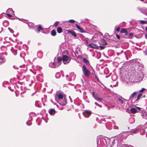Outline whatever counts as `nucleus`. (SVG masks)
I'll return each mask as SVG.
<instances>
[{
  "mask_svg": "<svg viewBox=\"0 0 147 147\" xmlns=\"http://www.w3.org/2000/svg\"><path fill=\"white\" fill-rule=\"evenodd\" d=\"M142 74H141V76H139V78H138V80L136 81V82H137L138 81H140L142 80Z\"/></svg>",
  "mask_w": 147,
  "mask_h": 147,
  "instance_id": "obj_25",
  "label": "nucleus"
},
{
  "mask_svg": "<svg viewBox=\"0 0 147 147\" xmlns=\"http://www.w3.org/2000/svg\"><path fill=\"white\" fill-rule=\"evenodd\" d=\"M59 23V22L58 21L56 22L54 24V26H55V27H57Z\"/></svg>",
  "mask_w": 147,
  "mask_h": 147,
  "instance_id": "obj_31",
  "label": "nucleus"
},
{
  "mask_svg": "<svg viewBox=\"0 0 147 147\" xmlns=\"http://www.w3.org/2000/svg\"><path fill=\"white\" fill-rule=\"evenodd\" d=\"M140 1H144L145 2V3H147V0H140Z\"/></svg>",
  "mask_w": 147,
  "mask_h": 147,
  "instance_id": "obj_46",
  "label": "nucleus"
},
{
  "mask_svg": "<svg viewBox=\"0 0 147 147\" xmlns=\"http://www.w3.org/2000/svg\"><path fill=\"white\" fill-rule=\"evenodd\" d=\"M118 100L119 102L122 104H125L127 101V100L126 99H124L123 98H119L118 99Z\"/></svg>",
  "mask_w": 147,
  "mask_h": 147,
  "instance_id": "obj_7",
  "label": "nucleus"
},
{
  "mask_svg": "<svg viewBox=\"0 0 147 147\" xmlns=\"http://www.w3.org/2000/svg\"><path fill=\"white\" fill-rule=\"evenodd\" d=\"M140 127L141 126H140V125H139L135 129L131 131H130L131 134H133L136 133V131H139V129L140 128Z\"/></svg>",
  "mask_w": 147,
  "mask_h": 147,
  "instance_id": "obj_9",
  "label": "nucleus"
},
{
  "mask_svg": "<svg viewBox=\"0 0 147 147\" xmlns=\"http://www.w3.org/2000/svg\"><path fill=\"white\" fill-rule=\"evenodd\" d=\"M125 35H127V31L126 32H125Z\"/></svg>",
  "mask_w": 147,
  "mask_h": 147,
  "instance_id": "obj_49",
  "label": "nucleus"
},
{
  "mask_svg": "<svg viewBox=\"0 0 147 147\" xmlns=\"http://www.w3.org/2000/svg\"><path fill=\"white\" fill-rule=\"evenodd\" d=\"M114 128L115 129H118L119 128V127L118 126H116V125H114Z\"/></svg>",
  "mask_w": 147,
  "mask_h": 147,
  "instance_id": "obj_40",
  "label": "nucleus"
},
{
  "mask_svg": "<svg viewBox=\"0 0 147 147\" xmlns=\"http://www.w3.org/2000/svg\"><path fill=\"white\" fill-rule=\"evenodd\" d=\"M94 94H95L94 92H92V96H93V98H94V99L95 97H96L97 96H96L95 95H94Z\"/></svg>",
  "mask_w": 147,
  "mask_h": 147,
  "instance_id": "obj_38",
  "label": "nucleus"
},
{
  "mask_svg": "<svg viewBox=\"0 0 147 147\" xmlns=\"http://www.w3.org/2000/svg\"><path fill=\"white\" fill-rule=\"evenodd\" d=\"M137 108L139 110H140V107H137Z\"/></svg>",
  "mask_w": 147,
  "mask_h": 147,
  "instance_id": "obj_54",
  "label": "nucleus"
},
{
  "mask_svg": "<svg viewBox=\"0 0 147 147\" xmlns=\"http://www.w3.org/2000/svg\"><path fill=\"white\" fill-rule=\"evenodd\" d=\"M57 31L58 33H61L62 32V30L61 28L58 27L57 28Z\"/></svg>",
  "mask_w": 147,
  "mask_h": 147,
  "instance_id": "obj_21",
  "label": "nucleus"
},
{
  "mask_svg": "<svg viewBox=\"0 0 147 147\" xmlns=\"http://www.w3.org/2000/svg\"><path fill=\"white\" fill-rule=\"evenodd\" d=\"M10 11L13 12V13L14 12V11H13L12 9L11 8H9L7 11V12H10Z\"/></svg>",
  "mask_w": 147,
  "mask_h": 147,
  "instance_id": "obj_29",
  "label": "nucleus"
},
{
  "mask_svg": "<svg viewBox=\"0 0 147 147\" xmlns=\"http://www.w3.org/2000/svg\"><path fill=\"white\" fill-rule=\"evenodd\" d=\"M68 33H70L74 36L76 37V35L75 32L74 31H71L70 30H68L67 31Z\"/></svg>",
  "mask_w": 147,
  "mask_h": 147,
  "instance_id": "obj_16",
  "label": "nucleus"
},
{
  "mask_svg": "<svg viewBox=\"0 0 147 147\" xmlns=\"http://www.w3.org/2000/svg\"><path fill=\"white\" fill-rule=\"evenodd\" d=\"M98 106L99 107H102V106L101 105H100V104H98Z\"/></svg>",
  "mask_w": 147,
  "mask_h": 147,
  "instance_id": "obj_48",
  "label": "nucleus"
},
{
  "mask_svg": "<svg viewBox=\"0 0 147 147\" xmlns=\"http://www.w3.org/2000/svg\"><path fill=\"white\" fill-rule=\"evenodd\" d=\"M62 60V58L61 57H58L57 59V62L56 63L57 64V66H59L61 64L60 62Z\"/></svg>",
  "mask_w": 147,
  "mask_h": 147,
  "instance_id": "obj_11",
  "label": "nucleus"
},
{
  "mask_svg": "<svg viewBox=\"0 0 147 147\" xmlns=\"http://www.w3.org/2000/svg\"><path fill=\"white\" fill-rule=\"evenodd\" d=\"M26 124H27L28 125H31V123H30V124H28V122H27L26 123Z\"/></svg>",
  "mask_w": 147,
  "mask_h": 147,
  "instance_id": "obj_50",
  "label": "nucleus"
},
{
  "mask_svg": "<svg viewBox=\"0 0 147 147\" xmlns=\"http://www.w3.org/2000/svg\"><path fill=\"white\" fill-rule=\"evenodd\" d=\"M138 92H134L132 93L129 96V99L128 101H130L132 103L135 102V101H136V97H135V96L136 95Z\"/></svg>",
  "mask_w": 147,
  "mask_h": 147,
  "instance_id": "obj_1",
  "label": "nucleus"
},
{
  "mask_svg": "<svg viewBox=\"0 0 147 147\" xmlns=\"http://www.w3.org/2000/svg\"><path fill=\"white\" fill-rule=\"evenodd\" d=\"M76 28L77 29H78L79 30L80 29L81 27L80 26H79L78 24H76Z\"/></svg>",
  "mask_w": 147,
  "mask_h": 147,
  "instance_id": "obj_35",
  "label": "nucleus"
},
{
  "mask_svg": "<svg viewBox=\"0 0 147 147\" xmlns=\"http://www.w3.org/2000/svg\"><path fill=\"white\" fill-rule=\"evenodd\" d=\"M131 120L133 121L131 123H133L134 122V118H130V120Z\"/></svg>",
  "mask_w": 147,
  "mask_h": 147,
  "instance_id": "obj_39",
  "label": "nucleus"
},
{
  "mask_svg": "<svg viewBox=\"0 0 147 147\" xmlns=\"http://www.w3.org/2000/svg\"><path fill=\"white\" fill-rule=\"evenodd\" d=\"M145 29L146 30V31L147 32V26L145 28Z\"/></svg>",
  "mask_w": 147,
  "mask_h": 147,
  "instance_id": "obj_53",
  "label": "nucleus"
},
{
  "mask_svg": "<svg viewBox=\"0 0 147 147\" xmlns=\"http://www.w3.org/2000/svg\"><path fill=\"white\" fill-rule=\"evenodd\" d=\"M33 94H32V96H33Z\"/></svg>",
  "mask_w": 147,
  "mask_h": 147,
  "instance_id": "obj_59",
  "label": "nucleus"
},
{
  "mask_svg": "<svg viewBox=\"0 0 147 147\" xmlns=\"http://www.w3.org/2000/svg\"><path fill=\"white\" fill-rule=\"evenodd\" d=\"M88 46L91 48H94L96 49H97L98 48V47L95 44H94L93 43L88 45Z\"/></svg>",
  "mask_w": 147,
  "mask_h": 147,
  "instance_id": "obj_8",
  "label": "nucleus"
},
{
  "mask_svg": "<svg viewBox=\"0 0 147 147\" xmlns=\"http://www.w3.org/2000/svg\"><path fill=\"white\" fill-rule=\"evenodd\" d=\"M62 61L64 64H67L71 60L70 58L67 56L64 55L62 57Z\"/></svg>",
  "mask_w": 147,
  "mask_h": 147,
  "instance_id": "obj_3",
  "label": "nucleus"
},
{
  "mask_svg": "<svg viewBox=\"0 0 147 147\" xmlns=\"http://www.w3.org/2000/svg\"><path fill=\"white\" fill-rule=\"evenodd\" d=\"M147 23V21L141 20L140 22L141 24H144Z\"/></svg>",
  "mask_w": 147,
  "mask_h": 147,
  "instance_id": "obj_26",
  "label": "nucleus"
},
{
  "mask_svg": "<svg viewBox=\"0 0 147 147\" xmlns=\"http://www.w3.org/2000/svg\"><path fill=\"white\" fill-rule=\"evenodd\" d=\"M70 81H71V79H70Z\"/></svg>",
  "mask_w": 147,
  "mask_h": 147,
  "instance_id": "obj_58",
  "label": "nucleus"
},
{
  "mask_svg": "<svg viewBox=\"0 0 147 147\" xmlns=\"http://www.w3.org/2000/svg\"><path fill=\"white\" fill-rule=\"evenodd\" d=\"M127 31V30L124 28H122L121 30V32L122 33H125Z\"/></svg>",
  "mask_w": 147,
  "mask_h": 147,
  "instance_id": "obj_24",
  "label": "nucleus"
},
{
  "mask_svg": "<svg viewBox=\"0 0 147 147\" xmlns=\"http://www.w3.org/2000/svg\"><path fill=\"white\" fill-rule=\"evenodd\" d=\"M141 115L142 117L143 118L147 119V115H146V114H143V113H142L141 114Z\"/></svg>",
  "mask_w": 147,
  "mask_h": 147,
  "instance_id": "obj_20",
  "label": "nucleus"
},
{
  "mask_svg": "<svg viewBox=\"0 0 147 147\" xmlns=\"http://www.w3.org/2000/svg\"><path fill=\"white\" fill-rule=\"evenodd\" d=\"M25 77L26 76L25 75H23L21 76L20 78L22 79H24Z\"/></svg>",
  "mask_w": 147,
  "mask_h": 147,
  "instance_id": "obj_37",
  "label": "nucleus"
},
{
  "mask_svg": "<svg viewBox=\"0 0 147 147\" xmlns=\"http://www.w3.org/2000/svg\"><path fill=\"white\" fill-rule=\"evenodd\" d=\"M113 78H115V79L114 80H116L117 78V76L116 75H113L112 76V78L113 80H114L113 79Z\"/></svg>",
  "mask_w": 147,
  "mask_h": 147,
  "instance_id": "obj_32",
  "label": "nucleus"
},
{
  "mask_svg": "<svg viewBox=\"0 0 147 147\" xmlns=\"http://www.w3.org/2000/svg\"><path fill=\"white\" fill-rule=\"evenodd\" d=\"M91 113L92 112L91 111L89 110H86L83 112V114L85 117L88 118L90 115Z\"/></svg>",
  "mask_w": 147,
  "mask_h": 147,
  "instance_id": "obj_5",
  "label": "nucleus"
},
{
  "mask_svg": "<svg viewBox=\"0 0 147 147\" xmlns=\"http://www.w3.org/2000/svg\"><path fill=\"white\" fill-rule=\"evenodd\" d=\"M68 22L70 23H74L75 22V20H70L68 21Z\"/></svg>",
  "mask_w": 147,
  "mask_h": 147,
  "instance_id": "obj_30",
  "label": "nucleus"
},
{
  "mask_svg": "<svg viewBox=\"0 0 147 147\" xmlns=\"http://www.w3.org/2000/svg\"><path fill=\"white\" fill-rule=\"evenodd\" d=\"M51 34L53 36H55L56 35V32L55 30H52L51 33Z\"/></svg>",
  "mask_w": 147,
  "mask_h": 147,
  "instance_id": "obj_23",
  "label": "nucleus"
},
{
  "mask_svg": "<svg viewBox=\"0 0 147 147\" xmlns=\"http://www.w3.org/2000/svg\"><path fill=\"white\" fill-rule=\"evenodd\" d=\"M133 35V34L132 33H130L129 34V36H128V37H130V36H132Z\"/></svg>",
  "mask_w": 147,
  "mask_h": 147,
  "instance_id": "obj_41",
  "label": "nucleus"
},
{
  "mask_svg": "<svg viewBox=\"0 0 147 147\" xmlns=\"http://www.w3.org/2000/svg\"><path fill=\"white\" fill-rule=\"evenodd\" d=\"M116 37L118 39H119L120 38V36H119V35H117V34H116Z\"/></svg>",
  "mask_w": 147,
  "mask_h": 147,
  "instance_id": "obj_43",
  "label": "nucleus"
},
{
  "mask_svg": "<svg viewBox=\"0 0 147 147\" xmlns=\"http://www.w3.org/2000/svg\"><path fill=\"white\" fill-rule=\"evenodd\" d=\"M49 65L50 67L52 68H56L58 67L57 66V64L55 63V62L50 63Z\"/></svg>",
  "mask_w": 147,
  "mask_h": 147,
  "instance_id": "obj_10",
  "label": "nucleus"
},
{
  "mask_svg": "<svg viewBox=\"0 0 147 147\" xmlns=\"http://www.w3.org/2000/svg\"><path fill=\"white\" fill-rule=\"evenodd\" d=\"M79 30H80V32L82 33H84L85 32V31L84 30V29L81 28H80V29H79Z\"/></svg>",
  "mask_w": 147,
  "mask_h": 147,
  "instance_id": "obj_33",
  "label": "nucleus"
},
{
  "mask_svg": "<svg viewBox=\"0 0 147 147\" xmlns=\"http://www.w3.org/2000/svg\"><path fill=\"white\" fill-rule=\"evenodd\" d=\"M105 48V47H104L103 46H100V48L101 49H104Z\"/></svg>",
  "mask_w": 147,
  "mask_h": 147,
  "instance_id": "obj_42",
  "label": "nucleus"
},
{
  "mask_svg": "<svg viewBox=\"0 0 147 147\" xmlns=\"http://www.w3.org/2000/svg\"><path fill=\"white\" fill-rule=\"evenodd\" d=\"M97 106H98V104L97 102H95V103H94Z\"/></svg>",
  "mask_w": 147,
  "mask_h": 147,
  "instance_id": "obj_47",
  "label": "nucleus"
},
{
  "mask_svg": "<svg viewBox=\"0 0 147 147\" xmlns=\"http://www.w3.org/2000/svg\"><path fill=\"white\" fill-rule=\"evenodd\" d=\"M130 111L133 113H135L137 112V110L135 108H131Z\"/></svg>",
  "mask_w": 147,
  "mask_h": 147,
  "instance_id": "obj_18",
  "label": "nucleus"
},
{
  "mask_svg": "<svg viewBox=\"0 0 147 147\" xmlns=\"http://www.w3.org/2000/svg\"><path fill=\"white\" fill-rule=\"evenodd\" d=\"M146 137H147V133H146Z\"/></svg>",
  "mask_w": 147,
  "mask_h": 147,
  "instance_id": "obj_55",
  "label": "nucleus"
},
{
  "mask_svg": "<svg viewBox=\"0 0 147 147\" xmlns=\"http://www.w3.org/2000/svg\"><path fill=\"white\" fill-rule=\"evenodd\" d=\"M94 99L99 102H100L102 104H104V103L105 100L102 98L99 97L97 96L96 97H95Z\"/></svg>",
  "mask_w": 147,
  "mask_h": 147,
  "instance_id": "obj_6",
  "label": "nucleus"
},
{
  "mask_svg": "<svg viewBox=\"0 0 147 147\" xmlns=\"http://www.w3.org/2000/svg\"><path fill=\"white\" fill-rule=\"evenodd\" d=\"M145 90H146V89L145 88H142V89L141 90H139V92H142L143 91H144Z\"/></svg>",
  "mask_w": 147,
  "mask_h": 147,
  "instance_id": "obj_34",
  "label": "nucleus"
},
{
  "mask_svg": "<svg viewBox=\"0 0 147 147\" xmlns=\"http://www.w3.org/2000/svg\"><path fill=\"white\" fill-rule=\"evenodd\" d=\"M83 62L86 63L87 65H89L90 64L88 60L86 58H84L83 59Z\"/></svg>",
  "mask_w": 147,
  "mask_h": 147,
  "instance_id": "obj_15",
  "label": "nucleus"
},
{
  "mask_svg": "<svg viewBox=\"0 0 147 147\" xmlns=\"http://www.w3.org/2000/svg\"><path fill=\"white\" fill-rule=\"evenodd\" d=\"M49 113L51 115H53L55 113V111L53 109H51L49 110Z\"/></svg>",
  "mask_w": 147,
  "mask_h": 147,
  "instance_id": "obj_13",
  "label": "nucleus"
},
{
  "mask_svg": "<svg viewBox=\"0 0 147 147\" xmlns=\"http://www.w3.org/2000/svg\"><path fill=\"white\" fill-rule=\"evenodd\" d=\"M5 58L0 56V63H3L5 62Z\"/></svg>",
  "mask_w": 147,
  "mask_h": 147,
  "instance_id": "obj_17",
  "label": "nucleus"
},
{
  "mask_svg": "<svg viewBox=\"0 0 147 147\" xmlns=\"http://www.w3.org/2000/svg\"><path fill=\"white\" fill-rule=\"evenodd\" d=\"M63 94L60 93L59 91L57 92L55 95V99L57 100V97L58 99L61 100L63 98Z\"/></svg>",
  "mask_w": 147,
  "mask_h": 147,
  "instance_id": "obj_4",
  "label": "nucleus"
},
{
  "mask_svg": "<svg viewBox=\"0 0 147 147\" xmlns=\"http://www.w3.org/2000/svg\"><path fill=\"white\" fill-rule=\"evenodd\" d=\"M7 15L8 17H12V15L9 14L7 13Z\"/></svg>",
  "mask_w": 147,
  "mask_h": 147,
  "instance_id": "obj_44",
  "label": "nucleus"
},
{
  "mask_svg": "<svg viewBox=\"0 0 147 147\" xmlns=\"http://www.w3.org/2000/svg\"><path fill=\"white\" fill-rule=\"evenodd\" d=\"M141 126L139 131H140L141 135H142L144 131V126L142 125H140Z\"/></svg>",
  "mask_w": 147,
  "mask_h": 147,
  "instance_id": "obj_12",
  "label": "nucleus"
},
{
  "mask_svg": "<svg viewBox=\"0 0 147 147\" xmlns=\"http://www.w3.org/2000/svg\"><path fill=\"white\" fill-rule=\"evenodd\" d=\"M109 108H110V107H108V109H109Z\"/></svg>",
  "mask_w": 147,
  "mask_h": 147,
  "instance_id": "obj_56",
  "label": "nucleus"
},
{
  "mask_svg": "<svg viewBox=\"0 0 147 147\" xmlns=\"http://www.w3.org/2000/svg\"><path fill=\"white\" fill-rule=\"evenodd\" d=\"M42 53L41 51H38L37 53V56L39 58H41L42 57Z\"/></svg>",
  "mask_w": 147,
  "mask_h": 147,
  "instance_id": "obj_14",
  "label": "nucleus"
},
{
  "mask_svg": "<svg viewBox=\"0 0 147 147\" xmlns=\"http://www.w3.org/2000/svg\"><path fill=\"white\" fill-rule=\"evenodd\" d=\"M38 30L39 32L40 31V30H43V29L42 28L41 26H39L38 27Z\"/></svg>",
  "mask_w": 147,
  "mask_h": 147,
  "instance_id": "obj_27",
  "label": "nucleus"
},
{
  "mask_svg": "<svg viewBox=\"0 0 147 147\" xmlns=\"http://www.w3.org/2000/svg\"><path fill=\"white\" fill-rule=\"evenodd\" d=\"M66 76V77H68V75H67V76Z\"/></svg>",
  "mask_w": 147,
  "mask_h": 147,
  "instance_id": "obj_57",
  "label": "nucleus"
},
{
  "mask_svg": "<svg viewBox=\"0 0 147 147\" xmlns=\"http://www.w3.org/2000/svg\"><path fill=\"white\" fill-rule=\"evenodd\" d=\"M142 96V94L141 93L139 94L137 96V98L136 99V101H137L140 98H141V96Z\"/></svg>",
  "mask_w": 147,
  "mask_h": 147,
  "instance_id": "obj_19",
  "label": "nucleus"
},
{
  "mask_svg": "<svg viewBox=\"0 0 147 147\" xmlns=\"http://www.w3.org/2000/svg\"><path fill=\"white\" fill-rule=\"evenodd\" d=\"M82 69L84 75L86 77L88 76L90 73V72L89 70L86 68L85 65H83Z\"/></svg>",
  "mask_w": 147,
  "mask_h": 147,
  "instance_id": "obj_2",
  "label": "nucleus"
},
{
  "mask_svg": "<svg viewBox=\"0 0 147 147\" xmlns=\"http://www.w3.org/2000/svg\"><path fill=\"white\" fill-rule=\"evenodd\" d=\"M120 30V28L119 27L117 28L116 29V31L117 32H119Z\"/></svg>",
  "mask_w": 147,
  "mask_h": 147,
  "instance_id": "obj_45",
  "label": "nucleus"
},
{
  "mask_svg": "<svg viewBox=\"0 0 147 147\" xmlns=\"http://www.w3.org/2000/svg\"><path fill=\"white\" fill-rule=\"evenodd\" d=\"M60 75V74L59 73H57L56 74L55 76L56 78H59V76Z\"/></svg>",
  "mask_w": 147,
  "mask_h": 147,
  "instance_id": "obj_28",
  "label": "nucleus"
},
{
  "mask_svg": "<svg viewBox=\"0 0 147 147\" xmlns=\"http://www.w3.org/2000/svg\"><path fill=\"white\" fill-rule=\"evenodd\" d=\"M8 29L10 31L11 33H13L14 32V31H13V30H12L10 28H8Z\"/></svg>",
  "mask_w": 147,
  "mask_h": 147,
  "instance_id": "obj_36",
  "label": "nucleus"
},
{
  "mask_svg": "<svg viewBox=\"0 0 147 147\" xmlns=\"http://www.w3.org/2000/svg\"><path fill=\"white\" fill-rule=\"evenodd\" d=\"M101 42L103 45H107V43L104 39H102L101 40Z\"/></svg>",
  "mask_w": 147,
  "mask_h": 147,
  "instance_id": "obj_22",
  "label": "nucleus"
},
{
  "mask_svg": "<svg viewBox=\"0 0 147 147\" xmlns=\"http://www.w3.org/2000/svg\"><path fill=\"white\" fill-rule=\"evenodd\" d=\"M66 104V103H62L61 105H65Z\"/></svg>",
  "mask_w": 147,
  "mask_h": 147,
  "instance_id": "obj_51",
  "label": "nucleus"
},
{
  "mask_svg": "<svg viewBox=\"0 0 147 147\" xmlns=\"http://www.w3.org/2000/svg\"><path fill=\"white\" fill-rule=\"evenodd\" d=\"M145 38H147V33L146 34V35L145 36Z\"/></svg>",
  "mask_w": 147,
  "mask_h": 147,
  "instance_id": "obj_52",
  "label": "nucleus"
}]
</instances>
